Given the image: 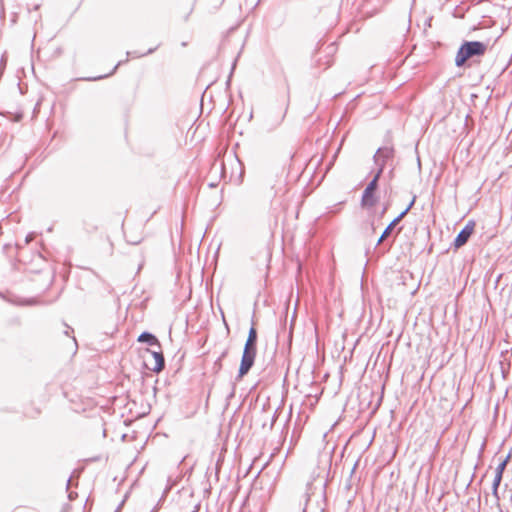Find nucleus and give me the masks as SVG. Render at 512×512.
I'll list each match as a JSON object with an SVG mask.
<instances>
[{
  "mask_svg": "<svg viewBox=\"0 0 512 512\" xmlns=\"http://www.w3.org/2000/svg\"><path fill=\"white\" fill-rule=\"evenodd\" d=\"M29 241H30V237L28 236V237L26 238V242L28 243Z\"/></svg>",
  "mask_w": 512,
  "mask_h": 512,
  "instance_id": "393cba45",
  "label": "nucleus"
},
{
  "mask_svg": "<svg viewBox=\"0 0 512 512\" xmlns=\"http://www.w3.org/2000/svg\"><path fill=\"white\" fill-rule=\"evenodd\" d=\"M77 496V494H74V493H69L68 497L69 499L72 501L74 499V497Z\"/></svg>",
  "mask_w": 512,
  "mask_h": 512,
  "instance_id": "412c9836",
  "label": "nucleus"
},
{
  "mask_svg": "<svg viewBox=\"0 0 512 512\" xmlns=\"http://www.w3.org/2000/svg\"><path fill=\"white\" fill-rule=\"evenodd\" d=\"M119 65H120V62H119V63L114 67V69H113V71L110 73V75H111L112 73H114V71L118 68V66H119ZM108 76H109V74H108ZM105 77H107V75H101V76H97V77H93V78H88L87 80H90V81H96V80L103 79V78H105Z\"/></svg>",
  "mask_w": 512,
  "mask_h": 512,
  "instance_id": "4468645a",
  "label": "nucleus"
},
{
  "mask_svg": "<svg viewBox=\"0 0 512 512\" xmlns=\"http://www.w3.org/2000/svg\"><path fill=\"white\" fill-rule=\"evenodd\" d=\"M511 454L509 453L500 463H505V467L507 466L510 460Z\"/></svg>",
  "mask_w": 512,
  "mask_h": 512,
  "instance_id": "6ab92c4d",
  "label": "nucleus"
},
{
  "mask_svg": "<svg viewBox=\"0 0 512 512\" xmlns=\"http://www.w3.org/2000/svg\"><path fill=\"white\" fill-rule=\"evenodd\" d=\"M416 196L414 195L410 203L407 205V207L401 212L404 213V217L407 215V213L412 209L413 205L415 204Z\"/></svg>",
  "mask_w": 512,
  "mask_h": 512,
  "instance_id": "ddd939ff",
  "label": "nucleus"
},
{
  "mask_svg": "<svg viewBox=\"0 0 512 512\" xmlns=\"http://www.w3.org/2000/svg\"><path fill=\"white\" fill-rule=\"evenodd\" d=\"M511 454L509 453L500 463H505V467L507 466L510 460Z\"/></svg>",
  "mask_w": 512,
  "mask_h": 512,
  "instance_id": "a211bd4d",
  "label": "nucleus"
},
{
  "mask_svg": "<svg viewBox=\"0 0 512 512\" xmlns=\"http://www.w3.org/2000/svg\"><path fill=\"white\" fill-rule=\"evenodd\" d=\"M199 505H196L193 512H197Z\"/></svg>",
  "mask_w": 512,
  "mask_h": 512,
  "instance_id": "b1692460",
  "label": "nucleus"
},
{
  "mask_svg": "<svg viewBox=\"0 0 512 512\" xmlns=\"http://www.w3.org/2000/svg\"><path fill=\"white\" fill-rule=\"evenodd\" d=\"M276 418H277V411L274 412L272 418H271V423H270V429L273 428L274 424H275V421H276Z\"/></svg>",
  "mask_w": 512,
  "mask_h": 512,
  "instance_id": "f3484780",
  "label": "nucleus"
},
{
  "mask_svg": "<svg viewBox=\"0 0 512 512\" xmlns=\"http://www.w3.org/2000/svg\"><path fill=\"white\" fill-rule=\"evenodd\" d=\"M474 227V221H468V223L460 230V232L454 239L453 245L455 248H460L467 243V241L469 240L470 236L474 231Z\"/></svg>",
  "mask_w": 512,
  "mask_h": 512,
  "instance_id": "423d86ee",
  "label": "nucleus"
},
{
  "mask_svg": "<svg viewBox=\"0 0 512 512\" xmlns=\"http://www.w3.org/2000/svg\"><path fill=\"white\" fill-rule=\"evenodd\" d=\"M228 351L224 350L221 355L216 359L213 365V369L215 372H219L222 368V360L226 357Z\"/></svg>",
  "mask_w": 512,
  "mask_h": 512,
  "instance_id": "9d476101",
  "label": "nucleus"
},
{
  "mask_svg": "<svg viewBox=\"0 0 512 512\" xmlns=\"http://www.w3.org/2000/svg\"><path fill=\"white\" fill-rule=\"evenodd\" d=\"M257 338V330L253 323L248 331V336L244 345L238 375L236 378L237 380L242 379L246 374H248L255 363L257 353Z\"/></svg>",
  "mask_w": 512,
  "mask_h": 512,
  "instance_id": "f257e3e1",
  "label": "nucleus"
},
{
  "mask_svg": "<svg viewBox=\"0 0 512 512\" xmlns=\"http://www.w3.org/2000/svg\"><path fill=\"white\" fill-rule=\"evenodd\" d=\"M404 218V213H400L397 217H395L388 226L384 229L382 232L380 238L378 239L376 246L380 245L384 240H386L390 234L392 233L393 229L396 227V225Z\"/></svg>",
  "mask_w": 512,
  "mask_h": 512,
  "instance_id": "0eeeda50",
  "label": "nucleus"
},
{
  "mask_svg": "<svg viewBox=\"0 0 512 512\" xmlns=\"http://www.w3.org/2000/svg\"><path fill=\"white\" fill-rule=\"evenodd\" d=\"M236 59L234 60L233 64H232V71L234 70L235 66H236Z\"/></svg>",
  "mask_w": 512,
  "mask_h": 512,
  "instance_id": "5701e85b",
  "label": "nucleus"
},
{
  "mask_svg": "<svg viewBox=\"0 0 512 512\" xmlns=\"http://www.w3.org/2000/svg\"><path fill=\"white\" fill-rule=\"evenodd\" d=\"M71 509V505L66 503L62 506L61 510L59 512H69Z\"/></svg>",
  "mask_w": 512,
  "mask_h": 512,
  "instance_id": "dca6fc26",
  "label": "nucleus"
},
{
  "mask_svg": "<svg viewBox=\"0 0 512 512\" xmlns=\"http://www.w3.org/2000/svg\"><path fill=\"white\" fill-rule=\"evenodd\" d=\"M501 481L502 479L501 478H498L496 476H494V480H493V483H492V494L497 498L499 499V496H498V488L501 484Z\"/></svg>",
  "mask_w": 512,
  "mask_h": 512,
  "instance_id": "9b49d317",
  "label": "nucleus"
},
{
  "mask_svg": "<svg viewBox=\"0 0 512 512\" xmlns=\"http://www.w3.org/2000/svg\"><path fill=\"white\" fill-rule=\"evenodd\" d=\"M389 208V203H386L379 213V217H383Z\"/></svg>",
  "mask_w": 512,
  "mask_h": 512,
  "instance_id": "2eb2a0df",
  "label": "nucleus"
},
{
  "mask_svg": "<svg viewBox=\"0 0 512 512\" xmlns=\"http://www.w3.org/2000/svg\"><path fill=\"white\" fill-rule=\"evenodd\" d=\"M123 503H124V501H122V502L120 503V505H118V508L116 509V512H118V511L121 509V507H122Z\"/></svg>",
  "mask_w": 512,
  "mask_h": 512,
  "instance_id": "4be33fe9",
  "label": "nucleus"
},
{
  "mask_svg": "<svg viewBox=\"0 0 512 512\" xmlns=\"http://www.w3.org/2000/svg\"><path fill=\"white\" fill-rule=\"evenodd\" d=\"M505 469V463H499L495 470V476L503 479V473Z\"/></svg>",
  "mask_w": 512,
  "mask_h": 512,
  "instance_id": "f8f14e48",
  "label": "nucleus"
},
{
  "mask_svg": "<svg viewBox=\"0 0 512 512\" xmlns=\"http://www.w3.org/2000/svg\"><path fill=\"white\" fill-rule=\"evenodd\" d=\"M379 180L380 179H378L377 177H373L372 180L367 184L361 198L362 207H373L376 204V191L378 189Z\"/></svg>",
  "mask_w": 512,
  "mask_h": 512,
  "instance_id": "39448f33",
  "label": "nucleus"
},
{
  "mask_svg": "<svg viewBox=\"0 0 512 512\" xmlns=\"http://www.w3.org/2000/svg\"><path fill=\"white\" fill-rule=\"evenodd\" d=\"M314 489V481L312 479L295 483L290 492L292 504L297 505L302 512H306L311 496L314 494Z\"/></svg>",
  "mask_w": 512,
  "mask_h": 512,
  "instance_id": "7ed1b4c3",
  "label": "nucleus"
},
{
  "mask_svg": "<svg viewBox=\"0 0 512 512\" xmlns=\"http://www.w3.org/2000/svg\"><path fill=\"white\" fill-rule=\"evenodd\" d=\"M151 354L155 360L154 367L151 370L155 373L161 372L165 368V358L161 350L151 351Z\"/></svg>",
  "mask_w": 512,
  "mask_h": 512,
  "instance_id": "1a4fd4ad",
  "label": "nucleus"
},
{
  "mask_svg": "<svg viewBox=\"0 0 512 512\" xmlns=\"http://www.w3.org/2000/svg\"><path fill=\"white\" fill-rule=\"evenodd\" d=\"M394 157L395 149L393 146L379 147L373 156V162L377 166V170L373 177L380 179L387 165L391 166L389 174L392 176L394 171Z\"/></svg>",
  "mask_w": 512,
  "mask_h": 512,
  "instance_id": "20e7f679",
  "label": "nucleus"
},
{
  "mask_svg": "<svg viewBox=\"0 0 512 512\" xmlns=\"http://www.w3.org/2000/svg\"><path fill=\"white\" fill-rule=\"evenodd\" d=\"M137 340H138V342L145 343V344H147L149 346H157L159 349L161 347L158 338L154 334H152V333H150L148 331L142 332L139 335Z\"/></svg>",
  "mask_w": 512,
  "mask_h": 512,
  "instance_id": "6e6552de",
  "label": "nucleus"
},
{
  "mask_svg": "<svg viewBox=\"0 0 512 512\" xmlns=\"http://www.w3.org/2000/svg\"><path fill=\"white\" fill-rule=\"evenodd\" d=\"M488 48V43L482 41H464L455 56V65L464 67L466 62L473 57L483 56Z\"/></svg>",
  "mask_w": 512,
  "mask_h": 512,
  "instance_id": "f03ea898",
  "label": "nucleus"
},
{
  "mask_svg": "<svg viewBox=\"0 0 512 512\" xmlns=\"http://www.w3.org/2000/svg\"><path fill=\"white\" fill-rule=\"evenodd\" d=\"M156 49H157V46H156L155 48H150L146 53H143V54H141L140 56H144V55H147V54H151V53H153Z\"/></svg>",
  "mask_w": 512,
  "mask_h": 512,
  "instance_id": "aec40b11",
  "label": "nucleus"
}]
</instances>
